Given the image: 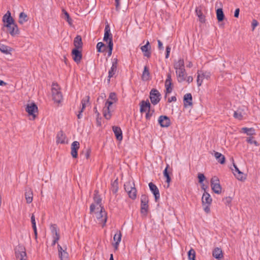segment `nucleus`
I'll return each mask as SVG.
<instances>
[{"label": "nucleus", "instance_id": "nucleus-1", "mask_svg": "<svg viewBox=\"0 0 260 260\" xmlns=\"http://www.w3.org/2000/svg\"><path fill=\"white\" fill-rule=\"evenodd\" d=\"M124 187L125 190L127 192L130 198L133 200H134L136 198L137 190L135 188V183L134 182H126L124 185Z\"/></svg>", "mask_w": 260, "mask_h": 260}, {"label": "nucleus", "instance_id": "nucleus-2", "mask_svg": "<svg viewBox=\"0 0 260 260\" xmlns=\"http://www.w3.org/2000/svg\"><path fill=\"white\" fill-rule=\"evenodd\" d=\"M212 199L209 193L205 191L203 194L202 198V204L204 210L206 213H209L210 212V205L211 204Z\"/></svg>", "mask_w": 260, "mask_h": 260}, {"label": "nucleus", "instance_id": "nucleus-3", "mask_svg": "<svg viewBox=\"0 0 260 260\" xmlns=\"http://www.w3.org/2000/svg\"><path fill=\"white\" fill-rule=\"evenodd\" d=\"M15 253L17 260H26L25 248L23 245H18L16 246L15 249Z\"/></svg>", "mask_w": 260, "mask_h": 260}, {"label": "nucleus", "instance_id": "nucleus-4", "mask_svg": "<svg viewBox=\"0 0 260 260\" xmlns=\"http://www.w3.org/2000/svg\"><path fill=\"white\" fill-rule=\"evenodd\" d=\"M211 186L212 190L216 194H220L221 192V186L218 178L214 176L211 179Z\"/></svg>", "mask_w": 260, "mask_h": 260}, {"label": "nucleus", "instance_id": "nucleus-5", "mask_svg": "<svg viewBox=\"0 0 260 260\" xmlns=\"http://www.w3.org/2000/svg\"><path fill=\"white\" fill-rule=\"evenodd\" d=\"M149 98L151 103L155 105L159 102L161 99V94L158 90L153 88L150 92Z\"/></svg>", "mask_w": 260, "mask_h": 260}, {"label": "nucleus", "instance_id": "nucleus-6", "mask_svg": "<svg viewBox=\"0 0 260 260\" xmlns=\"http://www.w3.org/2000/svg\"><path fill=\"white\" fill-rule=\"evenodd\" d=\"M197 74V82L198 86H201L204 79L209 80L210 78L211 73L209 72L199 70Z\"/></svg>", "mask_w": 260, "mask_h": 260}, {"label": "nucleus", "instance_id": "nucleus-7", "mask_svg": "<svg viewBox=\"0 0 260 260\" xmlns=\"http://www.w3.org/2000/svg\"><path fill=\"white\" fill-rule=\"evenodd\" d=\"M25 111L29 116H32L33 118L36 117V113H38V107L35 103L27 104L26 106Z\"/></svg>", "mask_w": 260, "mask_h": 260}, {"label": "nucleus", "instance_id": "nucleus-8", "mask_svg": "<svg viewBox=\"0 0 260 260\" xmlns=\"http://www.w3.org/2000/svg\"><path fill=\"white\" fill-rule=\"evenodd\" d=\"M115 102L113 101L108 100L105 104V106L103 109V115L106 119H110L111 117V111L110 110V107Z\"/></svg>", "mask_w": 260, "mask_h": 260}, {"label": "nucleus", "instance_id": "nucleus-9", "mask_svg": "<svg viewBox=\"0 0 260 260\" xmlns=\"http://www.w3.org/2000/svg\"><path fill=\"white\" fill-rule=\"evenodd\" d=\"M3 21L4 23V27H10L11 24L15 23L14 19L11 15V12L8 11L3 17Z\"/></svg>", "mask_w": 260, "mask_h": 260}, {"label": "nucleus", "instance_id": "nucleus-10", "mask_svg": "<svg viewBox=\"0 0 260 260\" xmlns=\"http://www.w3.org/2000/svg\"><path fill=\"white\" fill-rule=\"evenodd\" d=\"M96 217L99 222L103 223L102 226H104L107 220V217L104 207H101L100 212L98 214Z\"/></svg>", "mask_w": 260, "mask_h": 260}, {"label": "nucleus", "instance_id": "nucleus-11", "mask_svg": "<svg viewBox=\"0 0 260 260\" xmlns=\"http://www.w3.org/2000/svg\"><path fill=\"white\" fill-rule=\"evenodd\" d=\"M158 122L162 127H168L171 125V120L169 117L166 115L160 116Z\"/></svg>", "mask_w": 260, "mask_h": 260}, {"label": "nucleus", "instance_id": "nucleus-12", "mask_svg": "<svg viewBox=\"0 0 260 260\" xmlns=\"http://www.w3.org/2000/svg\"><path fill=\"white\" fill-rule=\"evenodd\" d=\"M103 41L108 44L110 42H113L112 35L110 32V27L108 24L105 26Z\"/></svg>", "mask_w": 260, "mask_h": 260}, {"label": "nucleus", "instance_id": "nucleus-13", "mask_svg": "<svg viewBox=\"0 0 260 260\" xmlns=\"http://www.w3.org/2000/svg\"><path fill=\"white\" fill-rule=\"evenodd\" d=\"M80 49H73L72 51L73 59L77 64L80 63L82 58L81 50Z\"/></svg>", "mask_w": 260, "mask_h": 260}, {"label": "nucleus", "instance_id": "nucleus-14", "mask_svg": "<svg viewBox=\"0 0 260 260\" xmlns=\"http://www.w3.org/2000/svg\"><path fill=\"white\" fill-rule=\"evenodd\" d=\"M52 98L54 102L59 103L61 102L62 95L60 91H58L57 89L53 87L52 88Z\"/></svg>", "mask_w": 260, "mask_h": 260}, {"label": "nucleus", "instance_id": "nucleus-15", "mask_svg": "<svg viewBox=\"0 0 260 260\" xmlns=\"http://www.w3.org/2000/svg\"><path fill=\"white\" fill-rule=\"evenodd\" d=\"M235 170L232 169L233 173L234 176L236 177V178L241 181H243L246 179V177L244 176L243 172L240 171L237 166L234 164H233Z\"/></svg>", "mask_w": 260, "mask_h": 260}, {"label": "nucleus", "instance_id": "nucleus-16", "mask_svg": "<svg viewBox=\"0 0 260 260\" xmlns=\"http://www.w3.org/2000/svg\"><path fill=\"white\" fill-rule=\"evenodd\" d=\"M149 187L150 191L152 192V193L153 194L154 196L155 201L157 202L160 198L158 188L152 182H150L149 183Z\"/></svg>", "mask_w": 260, "mask_h": 260}, {"label": "nucleus", "instance_id": "nucleus-17", "mask_svg": "<svg viewBox=\"0 0 260 260\" xmlns=\"http://www.w3.org/2000/svg\"><path fill=\"white\" fill-rule=\"evenodd\" d=\"M58 255L60 260H68L69 254L67 252V248L63 249L59 244L57 245Z\"/></svg>", "mask_w": 260, "mask_h": 260}, {"label": "nucleus", "instance_id": "nucleus-18", "mask_svg": "<svg viewBox=\"0 0 260 260\" xmlns=\"http://www.w3.org/2000/svg\"><path fill=\"white\" fill-rule=\"evenodd\" d=\"M80 147L79 142L74 141L71 144V155L73 158H77L78 156V150Z\"/></svg>", "mask_w": 260, "mask_h": 260}, {"label": "nucleus", "instance_id": "nucleus-19", "mask_svg": "<svg viewBox=\"0 0 260 260\" xmlns=\"http://www.w3.org/2000/svg\"><path fill=\"white\" fill-rule=\"evenodd\" d=\"M139 105L140 106V111L141 113L146 112L151 108V104L148 100L142 101Z\"/></svg>", "mask_w": 260, "mask_h": 260}, {"label": "nucleus", "instance_id": "nucleus-20", "mask_svg": "<svg viewBox=\"0 0 260 260\" xmlns=\"http://www.w3.org/2000/svg\"><path fill=\"white\" fill-rule=\"evenodd\" d=\"M141 51L144 53V56L147 58L151 56V46L149 41H147L146 44L141 47Z\"/></svg>", "mask_w": 260, "mask_h": 260}, {"label": "nucleus", "instance_id": "nucleus-21", "mask_svg": "<svg viewBox=\"0 0 260 260\" xmlns=\"http://www.w3.org/2000/svg\"><path fill=\"white\" fill-rule=\"evenodd\" d=\"M118 59L114 58L112 61V65L108 72V78H111L115 74L117 69Z\"/></svg>", "mask_w": 260, "mask_h": 260}, {"label": "nucleus", "instance_id": "nucleus-22", "mask_svg": "<svg viewBox=\"0 0 260 260\" xmlns=\"http://www.w3.org/2000/svg\"><path fill=\"white\" fill-rule=\"evenodd\" d=\"M8 28V32L11 36L14 37L20 33L18 27L16 23H13L10 25V27H6Z\"/></svg>", "mask_w": 260, "mask_h": 260}, {"label": "nucleus", "instance_id": "nucleus-23", "mask_svg": "<svg viewBox=\"0 0 260 260\" xmlns=\"http://www.w3.org/2000/svg\"><path fill=\"white\" fill-rule=\"evenodd\" d=\"M176 74L179 82L181 83L185 80L186 71L184 68L176 70Z\"/></svg>", "mask_w": 260, "mask_h": 260}, {"label": "nucleus", "instance_id": "nucleus-24", "mask_svg": "<svg viewBox=\"0 0 260 260\" xmlns=\"http://www.w3.org/2000/svg\"><path fill=\"white\" fill-rule=\"evenodd\" d=\"M172 79L171 73L167 74V78L165 81V87L166 88V94L170 93L172 91Z\"/></svg>", "mask_w": 260, "mask_h": 260}, {"label": "nucleus", "instance_id": "nucleus-25", "mask_svg": "<svg viewBox=\"0 0 260 260\" xmlns=\"http://www.w3.org/2000/svg\"><path fill=\"white\" fill-rule=\"evenodd\" d=\"M112 129L116 139L118 141H121L122 140L123 136L121 128L117 126H113L112 127Z\"/></svg>", "mask_w": 260, "mask_h": 260}, {"label": "nucleus", "instance_id": "nucleus-26", "mask_svg": "<svg viewBox=\"0 0 260 260\" xmlns=\"http://www.w3.org/2000/svg\"><path fill=\"white\" fill-rule=\"evenodd\" d=\"M67 139V137L66 134L63 133L62 131H60L58 132L56 135V143H60V144H64L66 143V140Z\"/></svg>", "mask_w": 260, "mask_h": 260}, {"label": "nucleus", "instance_id": "nucleus-27", "mask_svg": "<svg viewBox=\"0 0 260 260\" xmlns=\"http://www.w3.org/2000/svg\"><path fill=\"white\" fill-rule=\"evenodd\" d=\"M183 103L184 106L185 107L187 106H192V98L191 93H186L184 95Z\"/></svg>", "mask_w": 260, "mask_h": 260}, {"label": "nucleus", "instance_id": "nucleus-28", "mask_svg": "<svg viewBox=\"0 0 260 260\" xmlns=\"http://www.w3.org/2000/svg\"><path fill=\"white\" fill-rule=\"evenodd\" d=\"M25 192V198L27 204H30L33 200V193L30 188H26Z\"/></svg>", "mask_w": 260, "mask_h": 260}, {"label": "nucleus", "instance_id": "nucleus-29", "mask_svg": "<svg viewBox=\"0 0 260 260\" xmlns=\"http://www.w3.org/2000/svg\"><path fill=\"white\" fill-rule=\"evenodd\" d=\"M141 78L144 81H147L150 79V73L149 70V68L146 66L144 68Z\"/></svg>", "mask_w": 260, "mask_h": 260}, {"label": "nucleus", "instance_id": "nucleus-30", "mask_svg": "<svg viewBox=\"0 0 260 260\" xmlns=\"http://www.w3.org/2000/svg\"><path fill=\"white\" fill-rule=\"evenodd\" d=\"M121 233L120 231H117L116 233L114 235L113 240L115 241V243L114 244V246L115 249H118V247L119 244L121 240Z\"/></svg>", "mask_w": 260, "mask_h": 260}, {"label": "nucleus", "instance_id": "nucleus-31", "mask_svg": "<svg viewBox=\"0 0 260 260\" xmlns=\"http://www.w3.org/2000/svg\"><path fill=\"white\" fill-rule=\"evenodd\" d=\"M212 255L214 257L218 259H221L223 258V253L220 248L216 247L212 251Z\"/></svg>", "mask_w": 260, "mask_h": 260}, {"label": "nucleus", "instance_id": "nucleus-32", "mask_svg": "<svg viewBox=\"0 0 260 260\" xmlns=\"http://www.w3.org/2000/svg\"><path fill=\"white\" fill-rule=\"evenodd\" d=\"M74 49H82L83 46V43L82 38L80 35H77L74 40Z\"/></svg>", "mask_w": 260, "mask_h": 260}, {"label": "nucleus", "instance_id": "nucleus-33", "mask_svg": "<svg viewBox=\"0 0 260 260\" xmlns=\"http://www.w3.org/2000/svg\"><path fill=\"white\" fill-rule=\"evenodd\" d=\"M28 20V17L26 13L22 12L19 15L18 23L20 24H23Z\"/></svg>", "mask_w": 260, "mask_h": 260}, {"label": "nucleus", "instance_id": "nucleus-34", "mask_svg": "<svg viewBox=\"0 0 260 260\" xmlns=\"http://www.w3.org/2000/svg\"><path fill=\"white\" fill-rule=\"evenodd\" d=\"M196 15L198 16L199 20L202 23L205 22V16L203 15L201 7H197L196 9Z\"/></svg>", "mask_w": 260, "mask_h": 260}, {"label": "nucleus", "instance_id": "nucleus-35", "mask_svg": "<svg viewBox=\"0 0 260 260\" xmlns=\"http://www.w3.org/2000/svg\"><path fill=\"white\" fill-rule=\"evenodd\" d=\"M93 200L94 203H96V205H99L101 208V207H103L102 204V199L99 194V191L97 190H94Z\"/></svg>", "mask_w": 260, "mask_h": 260}, {"label": "nucleus", "instance_id": "nucleus-36", "mask_svg": "<svg viewBox=\"0 0 260 260\" xmlns=\"http://www.w3.org/2000/svg\"><path fill=\"white\" fill-rule=\"evenodd\" d=\"M170 168L169 165L167 164L166 168L163 171V175L166 178V182L168 184V186L169 185V184L170 182L171 181V178L170 176V173L168 171L169 169Z\"/></svg>", "mask_w": 260, "mask_h": 260}, {"label": "nucleus", "instance_id": "nucleus-37", "mask_svg": "<svg viewBox=\"0 0 260 260\" xmlns=\"http://www.w3.org/2000/svg\"><path fill=\"white\" fill-rule=\"evenodd\" d=\"M216 13L217 19L218 21V22L222 21L225 18V16H224L222 9V8L217 9L216 10Z\"/></svg>", "mask_w": 260, "mask_h": 260}, {"label": "nucleus", "instance_id": "nucleus-38", "mask_svg": "<svg viewBox=\"0 0 260 260\" xmlns=\"http://www.w3.org/2000/svg\"><path fill=\"white\" fill-rule=\"evenodd\" d=\"M214 156L216 160L221 164H224L225 161V158L223 155L218 152H215Z\"/></svg>", "mask_w": 260, "mask_h": 260}, {"label": "nucleus", "instance_id": "nucleus-39", "mask_svg": "<svg viewBox=\"0 0 260 260\" xmlns=\"http://www.w3.org/2000/svg\"><path fill=\"white\" fill-rule=\"evenodd\" d=\"M62 13L63 16L62 17L68 22L70 26L72 25V19L70 17L69 14L66 11L65 9H62Z\"/></svg>", "mask_w": 260, "mask_h": 260}, {"label": "nucleus", "instance_id": "nucleus-40", "mask_svg": "<svg viewBox=\"0 0 260 260\" xmlns=\"http://www.w3.org/2000/svg\"><path fill=\"white\" fill-rule=\"evenodd\" d=\"M174 69L176 70L184 68V61L183 59H179L178 61H175L174 64Z\"/></svg>", "mask_w": 260, "mask_h": 260}, {"label": "nucleus", "instance_id": "nucleus-41", "mask_svg": "<svg viewBox=\"0 0 260 260\" xmlns=\"http://www.w3.org/2000/svg\"><path fill=\"white\" fill-rule=\"evenodd\" d=\"M242 131L244 133H246L247 135L249 136H252L255 135V130L253 127H243L242 128Z\"/></svg>", "mask_w": 260, "mask_h": 260}, {"label": "nucleus", "instance_id": "nucleus-42", "mask_svg": "<svg viewBox=\"0 0 260 260\" xmlns=\"http://www.w3.org/2000/svg\"><path fill=\"white\" fill-rule=\"evenodd\" d=\"M111 185V190L112 191L113 193H116L118 190V179L117 178L114 181L112 182Z\"/></svg>", "mask_w": 260, "mask_h": 260}, {"label": "nucleus", "instance_id": "nucleus-43", "mask_svg": "<svg viewBox=\"0 0 260 260\" xmlns=\"http://www.w3.org/2000/svg\"><path fill=\"white\" fill-rule=\"evenodd\" d=\"M96 49L98 52H104L106 49V46L104 43L99 42L96 45Z\"/></svg>", "mask_w": 260, "mask_h": 260}, {"label": "nucleus", "instance_id": "nucleus-44", "mask_svg": "<svg viewBox=\"0 0 260 260\" xmlns=\"http://www.w3.org/2000/svg\"><path fill=\"white\" fill-rule=\"evenodd\" d=\"M11 50L10 47L6 46L4 44H0V51L4 53L8 54L10 53V51Z\"/></svg>", "mask_w": 260, "mask_h": 260}, {"label": "nucleus", "instance_id": "nucleus-45", "mask_svg": "<svg viewBox=\"0 0 260 260\" xmlns=\"http://www.w3.org/2000/svg\"><path fill=\"white\" fill-rule=\"evenodd\" d=\"M187 254L188 260H196V251L193 248H191Z\"/></svg>", "mask_w": 260, "mask_h": 260}, {"label": "nucleus", "instance_id": "nucleus-46", "mask_svg": "<svg viewBox=\"0 0 260 260\" xmlns=\"http://www.w3.org/2000/svg\"><path fill=\"white\" fill-rule=\"evenodd\" d=\"M148 204H141V213L146 216L148 213Z\"/></svg>", "mask_w": 260, "mask_h": 260}, {"label": "nucleus", "instance_id": "nucleus-47", "mask_svg": "<svg viewBox=\"0 0 260 260\" xmlns=\"http://www.w3.org/2000/svg\"><path fill=\"white\" fill-rule=\"evenodd\" d=\"M149 199L148 197L146 194H142L141 196V204H148Z\"/></svg>", "mask_w": 260, "mask_h": 260}, {"label": "nucleus", "instance_id": "nucleus-48", "mask_svg": "<svg viewBox=\"0 0 260 260\" xmlns=\"http://www.w3.org/2000/svg\"><path fill=\"white\" fill-rule=\"evenodd\" d=\"M108 100H110L111 101H113L116 103L117 101L116 93L115 92H111L109 94Z\"/></svg>", "mask_w": 260, "mask_h": 260}, {"label": "nucleus", "instance_id": "nucleus-49", "mask_svg": "<svg viewBox=\"0 0 260 260\" xmlns=\"http://www.w3.org/2000/svg\"><path fill=\"white\" fill-rule=\"evenodd\" d=\"M113 43L110 42V43H108L107 48L108 49V56H110L112 54V50H113Z\"/></svg>", "mask_w": 260, "mask_h": 260}, {"label": "nucleus", "instance_id": "nucleus-50", "mask_svg": "<svg viewBox=\"0 0 260 260\" xmlns=\"http://www.w3.org/2000/svg\"><path fill=\"white\" fill-rule=\"evenodd\" d=\"M232 201V198L230 197H225L223 199L224 204L226 206H230Z\"/></svg>", "mask_w": 260, "mask_h": 260}, {"label": "nucleus", "instance_id": "nucleus-51", "mask_svg": "<svg viewBox=\"0 0 260 260\" xmlns=\"http://www.w3.org/2000/svg\"><path fill=\"white\" fill-rule=\"evenodd\" d=\"M146 112H147V113L146 114L145 117H146V119L149 120L150 119V118L151 117V116H152L153 114L154 113V110H151V109H150Z\"/></svg>", "mask_w": 260, "mask_h": 260}, {"label": "nucleus", "instance_id": "nucleus-52", "mask_svg": "<svg viewBox=\"0 0 260 260\" xmlns=\"http://www.w3.org/2000/svg\"><path fill=\"white\" fill-rule=\"evenodd\" d=\"M253 137H250L247 138V142L250 144H254L255 146H258L259 144L256 141L253 140Z\"/></svg>", "mask_w": 260, "mask_h": 260}, {"label": "nucleus", "instance_id": "nucleus-53", "mask_svg": "<svg viewBox=\"0 0 260 260\" xmlns=\"http://www.w3.org/2000/svg\"><path fill=\"white\" fill-rule=\"evenodd\" d=\"M198 178L199 179V182L201 184L206 179L205 175L202 173H199L198 175Z\"/></svg>", "mask_w": 260, "mask_h": 260}, {"label": "nucleus", "instance_id": "nucleus-54", "mask_svg": "<svg viewBox=\"0 0 260 260\" xmlns=\"http://www.w3.org/2000/svg\"><path fill=\"white\" fill-rule=\"evenodd\" d=\"M51 231L53 235H55V234L59 233L58 230H57V225L56 224L51 225Z\"/></svg>", "mask_w": 260, "mask_h": 260}, {"label": "nucleus", "instance_id": "nucleus-55", "mask_svg": "<svg viewBox=\"0 0 260 260\" xmlns=\"http://www.w3.org/2000/svg\"><path fill=\"white\" fill-rule=\"evenodd\" d=\"M234 117L236 119L241 120L243 118V115L241 112H239L238 111H235Z\"/></svg>", "mask_w": 260, "mask_h": 260}, {"label": "nucleus", "instance_id": "nucleus-56", "mask_svg": "<svg viewBox=\"0 0 260 260\" xmlns=\"http://www.w3.org/2000/svg\"><path fill=\"white\" fill-rule=\"evenodd\" d=\"M31 222L32 224V229H36V221H35V215L33 214H32V215L31 216Z\"/></svg>", "mask_w": 260, "mask_h": 260}, {"label": "nucleus", "instance_id": "nucleus-57", "mask_svg": "<svg viewBox=\"0 0 260 260\" xmlns=\"http://www.w3.org/2000/svg\"><path fill=\"white\" fill-rule=\"evenodd\" d=\"M170 51H171V47H170V46H167L166 47V58H169Z\"/></svg>", "mask_w": 260, "mask_h": 260}, {"label": "nucleus", "instance_id": "nucleus-58", "mask_svg": "<svg viewBox=\"0 0 260 260\" xmlns=\"http://www.w3.org/2000/svg\"><path fill=\"white\" fill-rule=\"evenodd\" d=\"M89 98H90L89 96H85L82 100L81 103H83L86 105L89 101Z\"/></svg>", "mask_w": 260, "mask_h": 260}, {"label": "nucleus", "instance_id": "nucleus-59", "mask_svg": "<svg viewBox=\"0 0 260 260\" xmlns=\"http://www.w3.org/2000/svg\"><path fill=\"white\" fill-rule=\"evenodd\" d=\"M258 24V23L257 22V21L255 19H253L252 21V30H254L255 27L257 26Z\"/></svg>", "mask_w": 260, "mask_h": 260}, {"label": "nucleus", "instance_id": "nucleus-60", "mask_svg": "<svg viewBox=\"0 0 260 260\" xmlns=\"http://www.w3.org/2000/svg\"><path fill=\"white\" fill-rule=\"evenodd\" d=\"M115 7L116 11H118L120 6V0H115Z\"/></svg>", "mask_w": 260, "mask_h": 260}, {"label": "nucleus", "instance_id": "nucleus-61", "mask_svg": "<svg viewBox=\"0 0 260 260\" xmlns=\"http://www.w3.org/2000/svg\"><path fill=\"white\" fill-rule=\"evenodd\" d=\"M158 48L159 50H164V47L162 42L160 40L157 41Z\"/></svg>", "mask_w": 260, "mask_h": 260}, {"label": "nucleus", "instance_id": "nucleus-62", "mask_svg": "<svg viewBox=\"0 0 260 260\" xmlns=\"http://www.w3.org/2000/svg\"><path fill=\"white\" fill-rule=\"evenodd\" d=\"M239 13H240V9L239 8L236 9L234 12V17L236 18H238V17L239 16Z\"/></svg>", "mask_w": 260, "mask_h": 260}, {"label": "nucleus", "instance_id": "nucleus-63", "mask_svg": "<svg viewBox=\"0 0 260 260\" xmlns=\"http://www.w3.org/2000/svg\"><path fill=\"white\" fill-rule=\"evenodd\" d=\"M176 100H177V99H176V96H173L171 98L168 99V102L169 103H171L172 102H176Z\"/></svg>", "mask_w": 260, "mask_h": 260}, {"label": "nucleus", "instance_id": "nucleus-64", "mask_svg": "<svg viewBox=\"0 0 260 260\" xmlns=\"http://www.w3.org/2000/svg\"><path fill=\"white\" fill-rule=\"evenodd\" d=\"M95 209V206L94 204H92L90 206V213L94 212Z\"/></svg>", "mask_w": 260, "mask_h": 260}]
</instances>
